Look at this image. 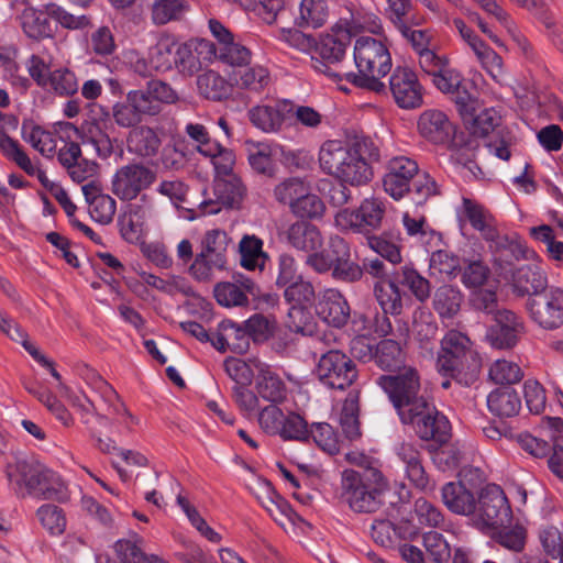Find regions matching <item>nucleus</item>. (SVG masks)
<instances>
[{
  "label": "nucleus",
  "mask_w": 563,
  "mask_h": 563,
  "mask_svg": "<svg viewBox=\"0 0 563 563\" xmlns=\"http://www.w3.org/2000/svg\"><path fill=\"white\" fill-rule=\"evenodd\" d=\"M394 279L398 285L407 287L417 300L423 302L430 296V283L413 267L402 266L394 273Z\"/></svg>",
  "instance_id": "79ce46f5"
},
{
  "label": "nucleus",
  "mask_w": 563,
  "mask_h": 563,
  "mask_svg": "<svg viewBox=\"0 0 563 563\" xmlns=\"http://www.w3.org/2000/svg\"><path fill=\"white\" fill-rule=\"evenodd\" d=\"M412 331L421 346L429 349L438 333V324L432 313L422 308L417 309L413 313Z\"/></svg>",
  "instance_id": "09e8293b"
},
{
  "label": "nucleus",
  "mask_w": 563,
  "mask_h": 563,
  "mask_svg": "<svg viewBox=\"0 0 563 563\" xmlns=\"http://www.w3.org/2000/svg\"><path fill=\"white\" fill-rule=\"evenodd\" d=\"M176 44L169 38H161L148 49L150 67L154 71H167L174 65V53Z\"/></svg>",
  "instance_id": "5fc2aeb1"
},
{
  "label": "nucleus",
  "mask_w": 563,
  "mask_h": 563,
  "mask_svg": "<svg viewBox=\"0 0 563 563\" xmlns=\"http://www.w3.org/2000/svg\"><path fill=\"white\" fill-rule=\"evenodd\" d=\"M389 91L401 109H415L422 104V86L413 70L397 66L388 80Z\"/></svg>",
  "instance_id": "9b49d317"
},
{
  "label": "nucleus",
  "mask_w": 563,
  "mask_h": 563,
  "mask_svg": "<svg viewBox=\"0 0 563 563\" xmlns=\"http://www.w3.org/2000/svg\"><path fill=\"white\" fill-rule=\"evenodd\" d=\"M142 542L139 538L118 540L114 551L122 563H155L156 555L146 554Z\"/></svg>",
  "instance_id": "8fccbe9b"
},
{
  "label": "nucleus",
  "mask_w": 563,
  "mask_h": 563,
  "mask_svg": "<svg viewBox=\"0 0 563 563\" xmlns=\"http://www.w3.org/2000/svg\"><path fill=\"white\" fill-rule=\"evenodd\" d=\"M418 173L419 166L415 159L407 156L393 157L383 178L384 190L395 200L401 199L410 191V183Z\"/></svg>",
  "instance_id": "2eb2a0df"
},
{
  "label": "nucleus",
  "mask_w": 563,
  "mask_h": 563,
  "mask_svg": "<svg viewBox=\"0 0 563 563\" xmlns=\"http://www.w3.org/2000/svg\"><path fill=\"white\" fill-rule=\"evenodd\" d=\"M156 180V173L142 163L126 164L114 173L112 192L121 200H133Z\"/></svg>",
  "instance_id": "1a4fd4ad"
},
{
  "label": "nucleus",
  "mask_w": 563,
  "mask_h": 563,
  "mask_svg": "<svg viewBox=\"0 0 563 563\" xmlns=\"http://www.w3.org/2000/svg\"><path fill=\"white\" fill-rule=\"evenodd\" d=\"M310 435L316 444L324 452L335 454L340 451L338 437L329 423H313L309 429V437Z\"/></svg>",
  "instance_id": "338daca9"
},
{
  "label": "nucleus",
  "mask_w": 563,
  "mask_h": 563,
  "mask_svg": "<svg viewBox=\"0 0 563 563\" xmlns=\"http://www.w3.org/2000/svg\"><path fill=\"white\" fill-rule=\"evenodd\" d=\"M432 82L441 92L453 95L455 102L463 108H468L474 100L473 95L468 91L471 84L449 63L432 77Z\"/></svg>",
  "instance_id": "393cba45"
},
{
  "label": "nucleus",
  "mask_w": 563,
  "mask_h": 563,
  "mask_svg": "<svg viewBox=\"0 0 563 563\" xmlns=\"http://www.w3.org/2000/svg\"><path fill=\"white\" fill-rule=\"evenodd\" d=\"M455 29L459 31L462 40L475 54L481 65L489 73L493 78H497L503 74L501 57L489 47L466 23L461 19L453 21Z\"/></svg>",
  "instance_id": "6ab92c4d"
},
{
  "label": "nucleus",
  "mask_w": 563,
  "mask_h": 563,
  "mask_svg": "<svg viewBox=\"0 0 563 563\" xmlns=\"http://www.w3.org/2000/svg\"><path fill=\"white\" fill-rule=\"evenodd\" d=\"M232 85L250 93H261L271 84V75L262 65L243 66L230 75Z\"/></svg>",
  "instance_id": "7c9ffc66"
},
{
  "label": "nucleus",
  "mask_w": 563,
  "mask_h": 563,
  "mask_svg": "<svg viewBox=\"0 0 563 563\" xmlns=\"http://www.w3.org/2000/svg\"><path fill=\"white\" fill-rule=\"evenodd\" d=\"M353 57L357 73H346V80L376 93L386 92V86L380 78L385 77L393 66L387 45L378 38L361 36L355 41Z\"/></svg>",
  "instance_id": "7ed1b4c3"
},
{
  "label": "nucleus",
  "mask_w": 563,
  "mask_h": 563,
  "mask_svg": "<svg viewBox=\"0 0 563 563\" xmlns=\"http://www.w3.org/2000/svg\"><path fill=\"white\" fill-rule=\"evenodd\" d=\"M46 14L56 20L63 27L69 30H82L91 24L89 15L69 12L56 3L46 5Z\"/></svg>",
  "instance_id": "052dcab7"
},
{
  "label": "nucleus",
  "mask_w": 563,
  "mask_h": 563,
  "mask_svg": "<svg viewBox=\"0 0 563 563\" xmlns=\"http://www.w3.org/2000/svg\"><path fill=\"white\" fill-rule=\"evenodd\" d=\"M87 382L108 404L109 415L115 416L117 419H119L121 416H125L131 421H134V416L129 412L124 404L120 401L117 391L100 375L93 371H90L89 376H87Z\"/></svg>",
  "instance_id": "e433bc0d"
},
{
  "label": "nucleus",
  "mask_w": 563,
  "mask_h": 563,
  "mask_svg": "<svg viewBox=\"0 0 563 563\" xmlns=\"http://www.w3.org/2000/svg\"><path fill=\"white\" fill-rule=\"evenodd\" d=\"M511 285L519 296L530 297L548 288V276L541 261L518 265L511 271Z\"/></svg>",
  "instance_id": "aec40b11"
},
{
  "label": "nucleus",
  "mask_w": 563,
  "mask_h": 563,
  "mask_svg": "<svg viewBox=\"0 0 563 563\" xmlns=\"http://www.w3.org/2000/svg\"><path fill=\"white\" fill-rule=\"evenodd\" d=\"M471 352V340L462 332L451 330L441 341V354L438 357L439 372L455 378L463 368V360Z\"/></svg>",
  "instance_id": "ddd939ff"
},
{
  "label": "nucleus",
  "mask_w": 563,
  "mask_h": 563,
  "mask_svg": "<svg viewBox=\"0 0 563 563\" xmlns=\"http://www.w3.org/2000/svg\"><path fill=\"white\" fill-rule=\"evenodd\" d=\"M286 239L294 249L306 253L320 250L323 244L320 230L307 221L290 224L286 231Z\"/></svg>",
  "instance_id": "c756f323"
},
{
  "label": "nucleus",
  "mask_w": 563,
  "mask_h": 563,
  "mask_svg": "<svg viewBox=\"0 0 563 563\" xmlns=\"http://www.w3.org/2000/svg\"><path fill=\"white\" fill-rule=\"evenodd\" d=\"M282 402H272L258 409L257 423L260 429L268 435H277L285 418L284 411L279 408Z\"/></svg>",
  "instance_id": "680f3d73"
},
{
  "label": "nucleus",
  "mask_w": 563,
  "mask_h": 563,
  "mask_svg": "<svg viewBox=\"0 0 563 563\" xmlns=\"http://www.w3.org/2000/svg\"><path fill=\"white\" fill-rule=\"evenodd\" d=\"M308 188L301 178L289 177L275 186L274 197L278 202L288 205L291 210L301 196L306 195Z\"/></svg>",
  "instance_id": "4d7b16f0"
},
{
  "label": "nucleus",
  "mask_w": 563,
  "mask_h": 563,
  "mask_svg": "<svg viewBox=\"0 0 563 563\" xmlns=\"http://www.w3.org/2000/svg\"><path fill=\"white\" fill-rule=\"evenodd\" d=\"M463 295L460 289L443 285L439 287L433 296V308L442 319L453 318L461 308Z\"/></svg>",
  "instance_id": "a19ab883"
},
{
  "label": "nucleus",
  "mask_w": 563,
  "mask_h": 563,
  "mask_svg": "<svg viewBox=\"0 0 563 563\" xmlns=\"http://www.w3.org/2000/svg\"><path fill=\"white\" fill-rule=\"evenodd\" d=\"M264 242L255 234H244L239 242L240 265L246 271H264L269 255L263 249Z\"/></svg>",
  "instance_id": "2f4dec72"
},
{
  "label": "nucleus",
  "mask_w": 563,
  "mask_h": 563,
  "mask_svg": "<svg viewBox=\"0 0 563 563\" xmlns=\"http://www.w3.org/2000/svg\"><path fill=\"white\" fill-rule=\"evenodd\" d=\"M186 9L184 0H154L151 4V20L155 25H164L179 19Z\"/></svg>",
  "instance_id": "3c124183"
},
{
  "label": "nucleus",
  "mask_w": 563,
  "mask_h": 563,
  "mask_svg": "<svg viewBox=\"0 0 563 563\" xmlns=\"http://www.w3.org/2000/svg\"><path fill=\"white\" fill-rule=\"evenodd\" d=\"M202 148V155L211 159L218 175L231 176L235 164V155L232 150L223 147L219 142L211 146L205 145Z\"/></svg>",
  "instance_id": "6e6d98bb"
},
{
  "label": "nucleus",
  "mask_w": 563,
  "mask_h": 563,
  "mask_svg": "<svg viewBox=\"0 0 563 563\" xmlns=\"http://www.w3.org/2000/svg\"><path fill=\"white\" fill-rule=\"evenodd\" d=\"M405 424H412L417 435L424 441L444 444L451 437V423L430 401L410 412L409 419H400Z\"/></svg>",
  "instance_id": "6e6552de"
},
{
  "label": "nucleus",
  "mask_w": 563,
  "mask_h": 563,
  "mask_svg": "<svg viewBox=\"0 0 563 563\" xmlns=\"http://www.w3.org/2000/svg\"><path fill=\"white\" fill-rule=\"evenodd\" d=\"M81 190L89 206V213L92 220L100 224L110 223L117 210L115 200L109 195L102 194L97 180L85 184Z\"/></svg>",
  "instance_id": "a878e982"
},
{
  "label": "nucleus",
  "mask_w": 563,
  "mask_h": 563,
  "mask_svg": "<svg viewBox=\"0 0 563 563\" xmlns=\"http://www.w3.org/2000/svg\"><path fill=\"white\" fill-rule=\"evenodd\" d=\"M162 146L157 132L147 125L132 129L126 136L128 152L143 159L154 157Z\"/></svg>",
  "instance_id": "cd10ccee"
},
{
  "label": "nucleus",
  "mask_w": 563,
  "mask_h": 563,
  "mask_svg": "<svg viewBox=\"0 0 563 563\" xmlns=\"http://www.w3.org/2000/svg\"><path fill=\"white\" fill-rule=\"evenodd\" d=\"M495 323L487 330L486 338L496 349H511L525 331L523 321L514 311L504 309L495 313Z\"/></svg>",
  "instance_id": "f3484780"
},
{
  "label": "nucleus",
  "mask_w": 563,
  "mask_h": 563,
  "mask_svg": "<svg viewBox=\"0 0 563 563\" xmlns=\"http://www.w3.org/2000/svg\"><path fill=\"white\" fill-rule=\"evenodd\" d=\"M294 106L287 100H279L268 104H257L247 112L249 120L258 130L265 133L280 131L285 120L292 113Z\"/></svg>",
  "instance_id": "412c9836"
},
{
  "label": "nucleus",
  "mask_w": 563,
  "mask_h": 563,
  "mask_svg": "<svg viewBox=\"0 0 563 563\" xmlns=\"http://www.w3.org/2000/svg\"><path fill=\"white\" fill-rule=\"evenodd\" d=\"M255 390L258 397L272 402H284L287 398V387L282 377L264 362H255Z\"/></svg>",
  "instance_id": "b1692460"
},
{
  "label": "nucleus",
  "mask_w": 563,
  "mask_h": 563,
  "mask_svg": "<svg viewBox=\"0 0 563 563\" xmlns=\"http://www.w3.org/2000/svg\"><path fill=\"white\" fill-rule=\"evenodd\" d=\"M319 318L334 328H342L351 317L350 306L343 295L335 289H327L317 307Z\"/></svg>",
  "instance_id": "5701e85b"
},
{
  "label": "nucleus",
  "mask_w": 563,
  "mask_h": 563,
  "mask_svg": "<svg viewBox=\"0 0 563 563\" xmlns=\"http://www.w3.org/2000/svg\"><path fill=\"white\" fill-rule=\"evenodd\" d=\"M80 145L76 142L66 143L58 151V161L73 181L77 184L89 183L95 180L98 165L93 161L86 159L81 156Z\"/></svg>",
  "instance_id": "4be33fe9"
},
{
  "label": "nucleus",
  "mask_w": 563,
  "mask_h": 563,
  "mask_svg": "<svg viewBox=\"0 0 563 563\" xmlns=\"http://www.w3.org/2000/svg\"><path fill=\"white\" fill-rule=\"evenodd\" d=\"M378 305L385 313L398 316L402 311V298L396 280L380 279L374 286Z\"/></svg>",
  "instance_id": "ea45409f"
},
{
  "label": "nucleus",
  "mask_w": 563,
  "mask_h": 563,
  "mask_svg": "<svg viewBox=\"0 0 563 563\" xmlns=\"http://www.w3.org/2000/svg\"><path fill=\"white\" fill-rule=\"evenodd\" d=\"M487 407L498 418H511L519 413L521 399L515 389L500 387L488 394Z\"/></svg>",
  "instance_id": "72a5a7b5"
},
{
  "label": "nucleus",
  "mask_w": 563,
  "mask_h": 563,
  "mask_svg": "<svg viewBox=\"0 0 563 563\" xmlns=\"http://www.w3.org/2000/svg\"><path fill=\"white\" fill-rule=\"evenodd\" d=\"M386 489L383 474L367 467L362 472L345 470L341 477V499L355 512H375Z\"/></svg>",
  "instance_id": "20e7f679"
},
{
  "label": "nucleus",
  "mask_w": 563,
  "mask_h": 563,
  "mask_svg": "<svg viewBox=\"0 0 563 563\" xmlns=\"http://www.w3.org/2000/svg\"><path fill=\"white\" fill-rule=\"evenodd\" d=\"M5 474L18 495L63 501L67 498L65 484L29 453L19 452L7 463Z\"/></svg>",
  "instance_id": "f03ea898"
},
{
  "label": "nucleus",
  "mask_w": 563,
  "mask_h": 563,
  "mask_svg": "<svg viewBox=\"0 0 563 563\" xmlns=\"http://www.w3.org/2000/svg\"><path fill=\"white\" fill-rule=\"evenodd\" d=\"M316 374L322 385L344 390L357 378L354 362L339 350H330L319 358Z\"/></svg>",
  "instance_id": "0eeeda50"
},
{
  "label": "nucleus",
  "mask_w": 563,
  "mask_h": 563,
  "mask_svg": "<svg viewBox=\"0 0 563 563\" xmlns=\"http://www.w3.org/2000/svg\"><path fill=\"white\" fill-rule=\"evenodd\" d=\"M23 141L31 144L42 155L49 157L55 153L57 142L55 135L31 121H24L21 126Z\"/></svg>",
  "instance_id": "4c0bfd02"
},
{
  "label": "nucleus",
  "mask_w": 563,
  "mask_h": 563,
  "mask_svg": "<svg viewBox=\"0 0 563 563\" xmlns=\"http://www.w3.org/2000/svg\"><path fill=\"white\" fill-rule=\"evenodd\" d=\"M295 22L300 27H321L329 18L327 0H301Z\"/></svg>",
  "instance_id": "c9c22d12"
},
{
  "label": "nucleus",
  "mask_w": 563,
  "mask_h": 563,
  "mask_svg": "<svg viewBox=\"0 0 563 563\" xmlns=\"http://www.w3.org/2000/svg\"><path fill=\"white\" fill-rule=\"evenodd\" d=\"M214 261V257L198 253L189 267V274L198 282H210L216 272L227 268V263L213 264Z\"/></svg>",
  "instance_id": "69168bd1"
},
{
  "label": "nucleus",
  "mask_w": 563,
  "mask_h": 563,
  "mask_svg": "<svg viewBox=\"0 0 563 563\" xmlns=\"http://www.w3.org/2000/svg\"><path fill=\"white\" fill-rule=\"evenodd\" d=\"M261 362L257 358L243 361L236 357H229L224 361V369L229 377L235 383L234 386H250L255 377L254 364Z\"/></svg>",
  "instance_id": "864d4df0"
},
{
  "label": "nucleus",
  "mask_w": 563,
  "mask_h": 563,
  "mask_svg": "<svg viewBox=\"0 0 563 563\" xmlns=\"http://www.w3.org/2000/svg\"><path fill=\"white\" fill-rule=\"evenodd\" d=\"M430 271L441 279L454 278L460 272V260L448 251H435L430 258Z\"/></svg>",
  "instance_id": "13d9d810"
},
{
  "label": "nucleus",
  "mask_w": 563,
  "mask_h": 563,
  "mask_svg": "<svg viewBox=\"0 0 563 563\" xmlns=\"http://www.w3.org/2000/svg\"><path fill=\"white\" fill-rule=\"evenodd\" d=\"M377 385L387 394L399 419H409L410 412L423 405L427 398L421 394L422 377L411 365L399 367L395 373L382 375Z\"/></svg>",
  "instance_id": "39448f33"
},
{
  "label": "nucleus",
  "mask_w": 563,
  "mask_h": 563,
  "mask_svg": "<svg viewBox=\"0 0 563 563\" xmlns=\"http://www.w3.org/2000/svg\"><path fill=\"white\" fill-rule=\"evenodd\" d=\"M47 91L54 92L59 97H70L79 89L76 74L67 67H58L49 73Z\"/></svg>",
  "instance_id": "a18cd8bd"
},
{
  "label": "nucleus",
  "mask_w": 563,
  "mask_h": 563,
  "mask_svg": "<svg viewBox=\"0 0 563 563\" xmlns=\"http://www.w3.org/2000/svg\"><path fill=\"white\" fill-rule=\"evenodd\" d=\"M531 320L544 330H556L563 325V289L550 286L527 301Z\"/></svg>",
  "instance_id": "423d86ee"
},
{
  "label": "nucleus",
  "mask_w": 563,
  "mask_h": 563,
  "mask_svg": "<svg viewBox=\"0 0 563 563\" xmlns=\"http://www.w3.org/2000/svg\"><path fill=\"white\" fill-rule=\"evenodd\" d=\"M255 284L252 279L242 277L236 282H221L214 286L213 295L220 306L243 307L249 303L247 294L254 295Z\"/></svg>",
  "instance_id": "bb28decb"
},
{
  "label": "nucleus",
  "mask_w": 563,
  "mask_h": 563,
  "mask_svg": "<svg viewBox=\"0 0 563 563\" xmlns=\"http://www.w3.org/2000/svg\"><path fill=\"white\" fill-rule=\"evenodd\" d=\"M460 213L489 243L490 249H500L508 244V239L497 230L494 217L482 205L464 197Z\"/></svg>",
  "instance_id": "4468645a"
},
{
  "label": "nucleus",
  "mask_w": 563,
  "mask_h": 563,
  "mask_svg": "<svg viewBox=\"0 0 563 563\" xmlns=\"http://www.w3.org/2000/svg\"><path fill=\"white\" fill-rule=\"evenodd\" d=\"M417 129L422 139L435 144L448 145L452 142L455 128L449 115L439 109H427L419 114Z\"/></svg>",
  "instance_id": "dca6fc26"
},
{
  "label": "nucleus",
  "mask_w": 563,
  "mask_h": 563,
  "mask_svg": "<svg viewBox=\"0 0 563 563\" xmlns=\"http://www.w3.org/2000/svg\"><path fill=\"white\" fill-rule=\"evenodd\" d=\"M197 89L208 100L221 101L231 93V85L214 70H207L197 77Z\"/></svg>",
  "instance_id": "58836bf2"
},
{
  "label": "nucleus",
  "mask_w": 563,
  "mask_h": 563,
  "mask_svg": "<svg viewBox=\"0 0 563 563\" xmlns=\"http://www.w3.org/2000/svg\"><path fill=\"white\" fill-rule=\"evenodd\" d=\"M474 514L483 527L496 528L504 525L511 514L504 490L498 485H487L476 499Z\"/></svg>",
  "instance_id": "9d476101"
},
{
  "label": "nucleus",
  "mask_w": 563,
  "mask_h": 563,
  "mask_svg": "<svg viewBox=\"0 0 563 563\" xmlns=\"http://www.w3.org/2000/svg\"><path fill=\"white\" fill-rule=\"evenodd\" d=\"M375 363L385 371L399 368L402 351L400 344L393 339L382 340L376 347Z\"/></svg>",
  "instance_id": "bf43d9fd"
},
{
  "label": "nucleus",
  "mask_w": 563,
  "mask_h": 563,
  "mask_svg": "<svg viewBox=\"0 0 563 563\" xmlns=\"http://www.w3.org/2000/svg\"><path fill=\"white\" fill-rule=\"evenodd\" d=\"M539 538L547 554L563 563V527H545L540 531Z\"/></svg>",
  "instance_id": "774afa93"
},
{
  "label": "nucleus",
  "mask_w": 563,
  "mask_h": 563,
  "mask_svg": "<svg viewBox=\"0 0 563 563\" xmlns=\"http://www.w3.org/2000/svg\"><path fill=\"white\" fill-rule=\"evenodd\" d=\"M489 378L499 385H511L522 378V372L519 365L507 360L495 361L489 368Z\"/></svg>",
  "instance_id": "e2e57ef3"
},
{
  "label": "nucleus",
  "mask_w": 563,
  "mask_h": 563,
  "mask_svg": "<svg viewBox=\"0 0 563 563\" xmlns=\"http://www.w3.org/2000/svg\"><path fill=\"white\" fill-rule=\"evenodd\" d=\"M230 238L220 229L207 231L202 240L201 252L214 257L213 264L227 263V252Z\"/></svg>",
  "instance_id": "603ef678"
},
{
  "label": "nucleus",
  "mask_w": 563,
  "mask_h": 563,
  "mask_svg": "<svg viewBox=\"0 0 563 563\" xmlns=\"http://www.w3.org/2000/svg\"><path fill=\"white\" fill-rule=\"evenodd\" d=\"M210 56L238 69L250 64L252 53L247 47L233 40L221 48H216L213 44V51L210 52Z\"/></svg>",
  "instance_id": "49530a36"
},
{
  "label": "nucleus",
  "mask_w": 563,
  "mask_h": 563,
  "mask_svg": "<svg viewBox=\"0 0 563 563\" xmlns=\"http://www.w3.org/2000/svg\"><path fill=\"white\" fill-rule=\"evenodd\" d=\"M279 145L273 143H257L249 147L247 159L251 168L267 177H274L276 172L275 157L279 152Z\"/></svg>",
  "instance_id": "f704fd0d"
},
{
  "label": "nucleus",
  "mask_w": 563,
  "mask_h": 563,
  "mask_svg": "<svg viewBox=\"0 0 563 563\" xmlns=\"http://www.w3.org/2000/svg\"><path fill=\"white\" fill-rule=\"evenodd\" d=\"M213 43L209 40H191L179 44L174 53V66L183 75L191 77L202 67V59H210Z\"/></svg>",
  "instance_id": "a211bd4d"
},
{
  "label": "nucleus",
  "mask_w": 563,
  "mask_h": 563,
  "mask_svg": "<svg viewBox=\"0 0 563 563\" xmlns=\"http://www.w3.org/2000/svg\"><path fill=\"white\" fill-rule=\"evenodd\" d=\"M23 32L30 38L41 40L52 34L51 24L46 15L34 8H25L20 15Z\"/></svg>",
  "instance_id": "c03bdc74"
},
{
  "label": "nucleus",
  "mask_w": 563,
  "mask_h": 563,
  "mask_svg": "<svg viewBox=\"0 0 563 563\" xmlns=\"http://www.w3.org/2000/svg\"><path fill=\"white\" fill-rule=\"evenodd\" d=\"M146 222L147 211L141 206H131L129 211L119 218L122 239L131 244H142L147 232Z\"/></svg>",
  "instance_id": "473e14b6"
},
{
  "label": "nucleus",
  "mask_w": 563,
  "mask_h": 563,
  "mask_svg": "<svg viewBox=\"0 0 563 563\" xmlns=\"http://www.w3.org/2000/svg\"><path fill=\"white\" fill-rule=\"evenodd\" d=\"M363 234L378 230L385 216V203L379 198L364 199L357 208Z\"/></svg>",
  "instance_id": "37998d69"
},
{
  "label": "nucleus",
  "mask_w": 563,
  "mask_h": 563,
  "mask_svg": "<svg viewBox=\"0 0 563 563\" xmlns=\"http://www.w3.org/2000/svg\"><path fill=\"white\" fill-rule=\"evenodd\" d=\"M358 412V396L350 393L342 406L340 426L345 437L351 441L361 435Z\"/></svg>",
  "instance_id": "de8ad7c7"
},
{
  "label": "nucleus",
  "mask_w": 563,
  "mask_h": 563,
  "mask_svg": "<svg viewBox=\"0 0 563 563\" xmlns=\"http://www.w3.org/2000/svg\"><path fill=\"white\" fill-rule=\"evenodd\" d=\"M441 497L445 507L453 514L468 516L475 512V493L461 483L450 482L444 484L441 488Z\"/></svg>",
  "instance_id": "c85d7f7f"
},
{
  "label": "nucleus",
  "mask_w": 563,
  "mask_h": 563,
  "mask_svg": "<svg viewBox=\"0 0 563 563\" xmlns=\"http://www.w3.org/2000/svg\"><path fill=\"white\" fill-rule=\"evenodd\" d=\"M37 518L52 536H59L65 531L66 519L63 510L55 505H43L37 509Z\"/></svg>",
  "instance_id": "0e129e2a"
},
{
  "label": "nucleus",
  "mask_w": 563,
  "mask_h": 563,
  "mask_svg": "<svg viewBox=\"0 0 563 563\" xmlns=\"http://www.w3.org/2000/svg\"><path fill=\"white\" fill-rule=\"evenodd\" d=\"M350 43V35L345 31H338L323 35L314 49L320 58L312 57V67L316 71L336 78L339 74L331 69V65L340 63Z\"/></svg>",
  "instance_id": "f8f14e48"
},
{
  "label": "nucleus",
  "mask_w": 563,
  "mask_h": 563,
  "mask_svg": "<svg viewBox=\"0 0 563 563\" xmlns=\"http://www.w3.org/2000/svg\"><path fill=\"white\" fill-rule=\"evenodd\" d=\"M372 143L366 140H329L319 150L322 172L350 186H363L373 178L365 154Z\"/></svg>",
  "instance_id": "f257e3e1"
}]
</instances>
